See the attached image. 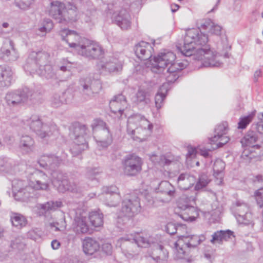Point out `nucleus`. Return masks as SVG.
Segmentation results:
<instances>
[{"label":"nucleus","instance_id":"f257e3e1","mask_svg":"<svg viewBox=\"0 0 263 263\" xmlns=\"http://www.w3.org/2000/svg\"><path fill=\"white\" fill-rule=\"evenodd\" d=\"M198 29H189L184 37V45L178 47L186 57L194 56L195 59L201 61L204 67H219L222 63L217 53L211 50L207 45L208 37L199 34Z\"/></svg>","mask_w":263,"mask_h":263},{"label":"nucleus","instance_id":"f03ea898","mask_svg":"<svg viewBox=\"0 0 263 263\" xmlns=\"http://www.w3.org/2000/svg\"><path fill=\"white\" fill-rule=\"evenodd\" d=\"M99 172L96 168H90L86 174V180H81L78 185L74 182H69L66 175L55 170L52 171L51 175L52 183L60 192L69 191L72 193H82L90 187L96 185L98 183L97 176Z\"/></svg>","mask_w":263,"mask_h":263},{"label":"nucleus","instance_id":"7ed1b4c3","mask_svg":"<svg viewBox=\"0 0 263 263\" xmlns=\"http://www.w3.org/2000/svg\"><path fill=\"white\" fill-rule=\"evenodd\" d=\"M50 54L45 51L31 52L24 65V70L30 73H37L51 81L58 79L57 69L49 64Z\"/></svg>","mask_w":263,"mask_h":263},{"label":"nucleus","instance_id":"20e7f679","mask_svg":"<svg viewBox=\"0 0 263 263\" xmlns=\"http://www.w3.org/2000/svg\"><path fill=\"white\" fill-rule=\"evenodd\" d=\"M175 54L172 51H164L158 54L154 59L152 63L153 70L156 72L163 71L167 68L166 79L168 82H174L178 78L176 72L186 67V65L182 62H175Z\"/></svg>","mask_w":263,"mask_h":263},{"label":"nucleus","instance_id":"39448f33","mask_svg":"<svg viewBox=\"0 0 263 263\" xmlns=\"http://www.w3.org/2000/svg\"><path fill=\"white\" fill-rule=\"evenodd\" d=\"M153 125L144 117L135 114L129 117L127 132L135 141H143L152 133Z\"/></svg>","mask_w":263,"mask_h":263},{"label":"nucleus","instance_id":"423d86ee","mask_svg":"<svg viewBox=\"0 0 263 263\" xmlns=\"http://www.w3.org/2000/svg\"><path fill=\"white\" fill-rule=\"evenodd\" d=\"M49 14L57 22L63 24L75 22L78 18V9L74 5L69 3L65 5L58 1L50 3Z\"/></svg>","mask_w":263,"mask_h":263},{"label":"nucleus","instance_id":"0eeeda50","mask_svg":"<svg viewBox=\"0 0 263 263\" xmlns=\"http://www.w3.org/2000/svg\"><path fill=\"white\" fill-rule=\"evenodd\" d=\"M205 239L204 234L180 236L175 243L174 258L176 259L184 258L188 253V249L197 247Z\"/></svg>","mask_w":263,"mask_h":263},{"label":"nucleus","instance_id":"6e6552de","mask_svg":"<svg viewBox=\"0 0 263 263\" xmlns=\"http://www.w3.org/2000/svg\"><path fill=\"white\" fill-rule=\"evenodd\" d=\"M25 173L28 178L29 187L32 189L33 198L35 196V191L48 189L49 179L45 173L30 166L27 167Z\"/></svg>","mask_w":263,"mask_h":263},{"label":"nucleus","instance_id":"1a4fd4ad","mask_svg":"<svg viewBox=\"0 0 263 263\" xmlns=\"http://www.w3.org/2000/svg\"><path fill=\"white\" fill-rule=\"evenodd\" d=\"M93 138L99 148L107 147L112 141V135L106 123L103 121L95 120L91 124Z\"/></svg>","mask_w":263,"mask_h":263},{"label":"nucleus","instance_id":"9d476101","mask_svg":"<svg viewBox=\"0 0 263 263\" xmlns=\"http://www.w3.org/2000/svg\"><path fill=\"white\" fill-rule=\"evenodd\" d=\"M195 198L186 195L182 196L177 202V207L181 210L180 217L185 221H194L199 216V210L195 207Z\"/></svg>","mask_w":263,"mask_h":263},{"label":"nucleus","instance_id":"9b49d317","mask_svg":"<svg viewBox=\"0 0 263 263\" xmlns=\"http://www.w3.org/2000/svg\"><path fill=\"white\" fill-rule=\"evenodd\" d=\"M22 122L25 127H28L42 139L48 137L51 134V127L46 124H43L41 118L37 114L27 117Z\"/></svg>","mask_w":263,"mask_h":263},{"label":"nucleus","instance_id":"f8f14e48","mask_svg":"<svg viewBox=\"0 0 263 263\" xmlns=\"http://www.w3.org/2000/svg\"><path fill=\"white\" fill-rule=\"evenodd\" d=\"M33 91L27 87L7 92L5 100L9 106L14 107L28 103L33 99Z\"/></svg>","mask_w":263,"mask_h":263},{"label":"nucleus","instance_id":"ddd939ff","mask_svg":"<svg viewBox=\"0 0 263 263\" xmlns=\"http://www.w3.org/2000/svg\"><path fill=\"white\" fill-rule=\"evenodd\" d=\"M87 128L85 125H78L74 127L71 137L74 138L73 144L70 151L73 156H77L86 149L88 144L84 136L87 134Z\"/></svg>","mask_w":263,"mask_h":263},{"label":"nucleus","instance_id":"4468645a","mask_svg":"<svg viewBox=\"0 0 263 263\" xmlns=\"http://www.w3.org/2000/svg\"><path fill=\"white\" fill-rule=\"evenodd\" d=\"M142 159L134 154L125 156L122 160L124 174L127 176H135L142 171Z\"/></svg>","mask_w":263,"mask_h":263},{"label":"nucleus","instance_id":"2eb2a0df","mask_svg":"<svg viewBox=\"0 0 263 263\" xmlns=\"http://www.w3.org/2000/svg\"><path fill=\"white\" fill-rule=\"evenodd\" d=\"M102 86L100 81L90 77L81 78L80 80V89L83 97L91 99L101 90Z\"/></svg>","mask_w":263,"mask_h":263},{"label":"nucleus","instance_id":"dca6fc26","mask_svg":"<svg viewBox=\"0 0 263 263\" xmlns=\"http://www.w3.org/2000/svg\"><path fill=\"white\" fill-rule=\"evenodd\" d=\"M140 211V198L136 195L132 194L123 199L119 216L129 218L137 214Z\"/></svg>","mask_w":263,"mask_h":263},{"label":"nucleus","instance_id":"f3484780","mask_svg":"<svg viewBox=\"0 0 263 263\" xmlns=\"http://www.w3.org/2000/svg\"><path fill=\"white\" fill-rule=\"evenodd\" d=\"M78 53L89 59H99L104 57V51L98 43L86 39Z\"/></svg>","mask_w":263,"mask_h":263},{"label":"nucleus","instance_id":"a211bd4d","mask_svg":"<svg viewBox=\"0 0 263 263\" xmlns=\"http://www.w3.org/2000/svg\"><path fill=\"white\" fill-rule=\"evenodd\" d=\"M13 195L17 200L27 201L29 198H33L32 189L29 187V182L15 179L12 182Z\"/></svg>","mask_w":263,"mask_h":263},{"label":"nucleus","instance_id":"6ab92c4d","mask_svg":"<svg viewBox=\"0 0 263 263\" xmlns=\"http://www.w3.org/2000/svg\"><path fill=\"white\" fill-rule=\"evenodd\" d=\"M104 204L109 207H116L120 203L121 197L118 188L115 185L103 186L102 193L98 196Z\"/></svg>","mask_w":263,"mask_h":263},{"label":"nucleus","instance_id":"aec40b11","mask_svg":"<svg viewBox=\"0 0 263 263\" xmlns=\"http://www.w3.org/2000/svg\"><path fill=\"white\" fill-rule=\"evenodd\" d=\"M97 68L100 73L106 74L118 72L122 69V62L114 57H106L97 64Z\"/></svg>","mask_w":263,"mask_h":263},{"label":"nucleus","instance_id":"412c9836","mask_svg":"<svg viewBox=\"0 0 263 263\" xmlns=\"http://www.w3.org/2000/svg\"><path fill=\"white\" fill-rule=\"evenodd\" d=\"M19 57L14 42L10 39L6 40L0 49V58L5 62H12L17 60Z\"/></svg>","mask_w":263,"mask_h":263},{"label":"nucleus","instance_id":"4be33fe9","mask_svg":"<svg viewBox=\"0 0 263 263\" xmlns=\"http://www.w3.org/2000/svg\"><path fill=\"white\" fill-rule=\"evenodd\" d=\"M61 36L71 48H74L79 53L85 38H82L76 31L64 29L61 31Z\"/></svg>","mask_w":263,"mask_h":263},{"label":"nucleus","instance_id":"5701e85b","mask_svg":"<svg viewBox=\"0 0 263 263\" xmlns=\"http://www.w3.org/2000/svg\"><path fill=\"white\" fill-rule=\"evenodd\" d=\"M116 245L121 249L122 252L127 258H132L136 254V244L130 234L120 238L117 241Z\"/></svg>","mask_w":263,"mask_h":263},{"label":"nucleus","instance_id":"b1692460","mask_svg":"<svg viewBox=\"0 0 263 263\" xmlns=\"http://www.w3.org/2000/svg\"><path fill=\"white\" fill-rule=\"evenodd\" d=\"M148 257L156 263H167L168 252L164 247L157 241L152 247V250L148 253Z\"/></svg>","mask_w":263,"mask_h":263},{"label":"nucleus","instance_id":"393cba45","mask_svg":"<svg viewBox=\"0 0 263 263\" xmlns=\"http://www.w3.org/2000/svg\"><path fill=\"white\" fill-rule=\"evenodd\" d=\"M15 72L8 66H0V89L9 87L14 81Z\"/></svg>","mask_w":263,"mask_h":263},{"label":"nucleus","instance_id":"a878e982","mask_svg":"<svg viewBox=\"0 0 263 263\" xmlns=\"http://www.w3.org/2000/svg\"><path fill=\"white\" fill-rule=\"evenodd\" d=\"M134 51L139 59L147 60L152 57L154 49L149 43L141 41L135 45Z\"/></svg>","mask_w":263,"mask_h":263},{"label":"nucleus","instance_id":"bb28decb","mask_svg":"<svg viewBox=\"0 0 263 263\" xmlns=\"http://www.w3.org/2000/svg\"><path fill=\"white\" fill-rule=\"evenodd\" d=\"M130 236L136 245L143 248L152 247L157 241L155 238L145 233L130 234Z\"/></svg>","mask_w":263,"mask_h":263},{"label":"nucleus","instance_id":"cd10ccee","mask_svg":"<svg viewBox=\"0 0 263 263\" xmlns=\"http://www.w3.org/2000/svg\"><path fill=\"white\" fill-rule=\"evenodd\" d=\"M109 107L114 114L119 113L121 116L124 109L127 107V102L124 96L119 94L115 96L110 101Z\"/></svg>","mask_w":263,"mask_h":263},{"label":"nucleus","instance_id":"c85d7f7f","mask_svg":"<svg viewBox=\"0 0 263 263\" xmlns=\"http://www.w3.org/2000/svg\"><path fill=\"white\" fill-rule=\"evenodd\" d=\"M113 18L116 24L122 30H127L130 27L131 17L126 10H121L118 14H115Z\"/></svg>","mask_w":263,"mask_h":263},{"label":"nucleus","instance_id":"c756f323","mask_svg":"<svg viewBox=\"0 0 263 263\" xmlns=\"http://www.w3.org/2000/svg\"><path fill=\"white\" fill-rule=\"evenodd\" d=\"M259 140L257 134L251 129L241 139L240 142L243 147L248 146L258 149L260 147V145L258 144Z\"/></svg>","mask_w":263,"mask_h":263},{"label":"nucleus","instance_id":"7c9ffc66","mask_svg":"<svg viewBox=\"0 0 263 263\" xmlns=\"http://www.w3.org/2000/svg\"><path fill=\"white\" fill-rule=\"evenodd\" d=\"M87 217L81 214L77 215L74 219L73 229L78 234H86L89 231Z\"/></svg>","mask_w":263,"mask_h":263},{"label":"nucleus","instance_id":"2f4dec72","mask_svg":"<svg viewBox=\"0 0 263 263\" xmlns=\"http://www.w3.org/2000/svg\"><path fill=\"white\" fill-rule=\"evenodd\" d=\"M151 91L148 88L140 87L135 96L132 98V101L136 104L140 103L147 104L151 101Z\"/></svg>","mask_w":263,"mask_h":263},{"label":"nucleus","instance_id":"473e14b6","mask_svg":"<svg viewBox=\"0 0 263 263\" xmlns=\"http://www.w3.org/2000/svg\"><path fill=\"white\" fill-rule=\"evenodd\" d=\"M195 181L196 178L194 176L187 173H183L178 177L177 183L180 189L186 190L192 186Z\"/></svg>","mask_w":263,"mask_h":263},{"label":"nucleus","instance_id":"72a5a7b5","mask_svg":"<svg viewBox=\"0 0 263 263\" xmlns=\"http://www.w3.org/2000/svg\"><path fill=\"white\" fill-rule=\"evenodd\" d=\"M34 140L30 136L23 135L20 140L19 146L22 152L29 153L33 151L34 148Z\"/></svg>","mask_w":263,"mask_h":263},{"label":"nucleus","instance_id":"f704fd0d","mask_svg":"<svg viewBox=\"0 0 263 263\" xmlns=\"http://www.w3.org/2000/svg\"><path fill=\"white\" fill-rule=\"evenodd\" d=\"M83 247L86 254L92 255L99 250L100 245L95 239L88 237L84 240Z\"/></svg>","mask_w":263,"mask_h":263},{"label":"nucleus","instance_id":"c9c22d12","mask_svg":"<svg viewBox=\"0 0 263 263\" xmlns=\"http://www.w3.org/2000/svg\"><path fill=\"white\" fill-rule=\"evenodd\" d=\"M225 167L224 162L220 159L216 160L213 165V175L215 178L216 183L220 185L222 184L223 178V172Z\"/></svg>","mask_w":263,"mask_h":263},{"label":"nucleus","instance_id":"e433bc0d","mask_svg":"<svg viewBox=\"0 0 263 263\" xmlns=\"http://www.w3.org/2000/svg\"><path fill=\"white\" fill-rule=\"evenodd\" d=\"M53 27L52 21L50 18H44L39 22L36 30V34L40 36H44Z\"/></svg>","mask_w":263,"mask_h":263},{"label":"nucleus","instance_id":"4c0bfd02","mask_svg":"<svg viewBox=\"0 0 263 263\" xmlns=\"http://www.w3.org/2000/svg\"><path fill=\"white\" fill-rule=\"evenodd\" d=\"M168 90V84L164 83L159 88L158 92L155 96V105L157 109H160L164 104V101Z\"/></svg>","mask_w":263,"mask_h":263},{"label":"nucleus","instance_id":"58836bf2","mask_svg":"<svg viewBox=\"0 0 263 263\" xmlns=\"http://www.w3.org/2000/svg\"><path fill=\"white\" fill-rule=\"evenodd\" d=\"M155 191L157 193H161L170 197H174L175 194V187L167 181H161Z\"/></svg>","mask_w":263,"mask_h":263},{"label":"nucleus","instance_id":"ea45409f","mask_svg":"<svg viewBox=\"0 0 263 263\" xmlns=\"http://www.w3.org/2000/svg\"><path fill=\"white\" fill-rule=\"evenodd\" d=\"M10 220L12 226L17 229H21L25 227L27 223L26 218L22 214L17 213H11Z\"/></svg>","mask_w":263,"mask_h":263},{"label":"nucleus","instance_id":"a19ab883","mask_svg":"<svg viewBox=\"0 0 263 263\" xmlns=\"http://www.w3.org/2000/svg\"><path fill=\"white\" fill-rule=\"evenodd\" d=\"M228 126V124L227 122H224L217 125L215 128L214 135L209 139L210 141L214 143L217 142L220 137L227 134Z\"/></svg>","mask_w":263,"mask_h":263},{"label":"nucleus","instance_id":"79ce46f5","mask_svg":"<svg viewBox=\"0 0 263 263\" xmlns=\"http://www.w3.org/2000/svg\"><path fill=\"white\" fill-rule=\"evenodd\" d=\"M232 234L233 232L230 230L217 231L212 235L211 242L213 243H220L223 240H227Z\"/></svg>","mask_w":263,"mask_h":263},{"label":"nucleus","instance_id":"37998d69","mask_svg":"<svg viewBox=\"0 0 263 263\" xmlns=\"http://www.w3.org/2000/svg\"><path fill=\"white\" fill-rule=\"evenodd\" d=\"M150 159L155 164H158L161 166L170 165L173 160V158L170 156H157L156 155H153Z\"/></svg>","mask_w":263,"mask_h":263},{"label":"nucleus","instance_id":"c03bdc74","mask_svg":"<svg viewBox=\"0 0 263 263\" xmlns=\"http://www.w3.org/2000/svg\"><path fill=\"white\" fill-rule=\"evenodd\" d=\"M89 219L91 225L95 227H100L103 224V215L99 211L90 212Z\"/></svg>","mask_w":263,"mask_h":263},{"label":"nucleus","instance_id":"a18cd8bd","mask_svg":"<svg viewBox=\"0 0 263 263\" xmlns=\"http://www.w3.org/2000/svg\"><path fill=\"white\" fill-rule=\"evenodd\" d=\"M62 203L61 201H50L44 204L40 205V209L42 214H45L47 212H51L55 211L58 208L61 207Z\"/></svg>","mask_w":263,"mask_h":263},{"label":"nucleus","instance_id":"49530a36","mask_svg":"<svg viewBox=\"0 0 263 263\" xmlns=\"http://www.w3.org/2000/svg\"><path fill=\"white\" fill-rule=\"evenodd\" d=\"M232 210L234 212L235 217H236L239 214H243L249 212V206L247 203L239 200L233 204Z\"/></svg>","mask_w":263,"mask_h":263},{"label":"nucleus","instance_id":"de8ad7c7","mask_svg":"<svg viewBox=\"0 0 263 263\" xmlns=\"http://www.w3.org/2000/svg\"><path fill=\"white\" fill-rule=\"evenodd\" d=\"M58 68L63 71H69L72 68L76 67L77 63L69 61L66 58L61 59L57 63Z\"/></svg>","mask_w":263,"mask_h":263},{"label":"nucleus","instance_id":"09e8293b","mask_svg":"<svg viewBox=\"0 0 263 263\" xmlns=\"http://www.w3.org/2000/svg\"><path fill=\"white\" fill-rule=\"evenodd\" d=\"M65 155V154H63L62 156L59 157L50 154L49 164H51V165L49 166L47 170H50L51 171L56 170L65 158L66 156Z\"/></svg>","mask_w":263,"mask_h":263},{"label":"nucleus","instance_id":"8fccbe9b","mask_svg":"<svg viewBox=\"0 0 263 263\" xmlns=\"http://www.w3.org/2000/svg\"><path fill=\"white\" fill-rule=\"evenodd\" d=\"M66 93L54 94L51 99V104L54 107H58L63 104L67 103V101L65 98Z\"/></svg>","mask_w":263,"mask_h":263},{"label":"nucleus","instance_id":"3c124183","mask_svg":"<svg viewBox=\"0 0 263 263\" xmlns=\"http://www.w3.org/2000/svg\"><path fill=\"white\" fill-rule=\"evenodd\" d=\"M197 25L198 28L197 29L200 31L199 34H204L208 37L206 34L201 32V30H208L209 32L211 26L213 25V22L210 19L199 20L197 22ZM192 29H195L193 28Z\"/></svg>","mask_w":263,"mask_h":263},{"label":"nucleus","instance_id":"603ef678","mask_svg":"<svg viewBox=\"0 0 263 263\" xmlns=\"http://www.w3.org/2000/svg\"><path fill=\"white\" fill-rule=\"evenodd\" d=\"M13 167L12 160L6 157H0V171L9 173Z\"/></svg>","mask_w":263,"mask_h":263},{"label":"nucleus","instance_id":"864d4df0","mask_svg":"<svg viewBox=\"0 0 263 263\" xmlns=\"http://www.w3.org/2000/svg\"><path fill=\"white\" fill-rule=\"evenodd\" d=\"M210 179L205 173L201 174L195 186L196 190H199L205 187L210 182Z\"/></svg>","mask_w":263,"mask_h":263},{"label":"nucleus","instance_id":"5fc2aeb1","mask_svg":"<svg viewBox=\"0 0 263 263\" xmlns=\"http://www.w3.org/2000/svg\"><path fill=\"white\" fill-rule=\"evenodd\" d=\"M255 111L252 112L246 116L241 117L238 122V128L239 129H245L251 123L255 116Z\"/></svg>","mask_w":263,"mask_h":263},{"label":"nucleus","instance_id":"6e6d98bb","mask_svg":"<svg viewBox=\"0 0 263 263\" xmlns=\"http://www.w3.org/2000/svg\"><path fill=\"white\" fill-rule=\"evenodd\" d=\"M236 218L239 223L244 225L252 224L253 221L252 215L250 212H247L243 214H239Z\"/></svg>","mask_w":263,"mask_h":263},{"label":"nucleus","instance_id":"4d7b16f0","mask_svg":"<svg viewBox=\"0 0 263 263\" xmlns=\"http://www.w3.org/2000/svg\"><path fill=\"white\" fill-rule=\"evenodd\" d=\"M23 238L18 236L15 237L11 241L10 246L13 249L22 250L25 247V244L23 241Z\"/></svg>","mask_w":263,"mask_h":263},{"label":"nucleus","instance_id":"13d9d810","mask_svg":"<svg viewBox=\"0 0 263 263\" xmlns=\"http://www.w3.org/2000/svg\"><path fill=\"white\" fill-rule=\"evenodd\" d=\"M33 2V0H14L15 6L23 10L28 9Z\"/></svg>","mask_w":263,"mask_h":263},{"label":"nucleus","instance_id":"bf43d9fd","mask_svg":"<svg viewBox=\"0 0 263 263\" xmlns=\"http://www.w3.org/2000/svg\"><path fill=\"white\" fill-rule=\"evenodd\" d=\"M49 160L50 154H43L40 156L37 162L41 167L47 170L49 166L51 165V164H49Z\"/></svg>","mask_w":263,"mask_h":263},{"label":"nucleus","instance_id":"052dcab7","mask_svg":"<svg viewBox=\"0 0 263 263\" xmlns=\"http://www.w3.org/2000/svg\"><path fill=\"white\" fill-rule=\"evenodd\" d=\"M229 140L230 138L228 137L223 135L218 139L217 142L214 143L210 141V143L211 144H216V148H218L222 147L223 145L227 143Z\"/></svg>","mask_w":263,"mask_h":263},{"label":"nucleus","instance_id":"680f3d73","mask_svg":"<svg viewBox=\"0 0 263 263\" xmlns=\"http://www.w3.org/2000/svg\"><path fill=\"white\" fill-rule=\"evenodd\" d=\"M96 11H87L84 15V21L87 23L93 21L96 18Z\"/></svg>","mask_w":263,"mask_h":263},{"label":"nucleus","instance_id":"e2e57ef3","mask_svg":"<svg viewBox=\"0 0 263 263\" xmlns=\"http://www.w3.org/2000/svg\"><path fill=\"white\" fill-rule=\"evenodd\" d=\"M221 27L218 25L215 24L213 22V25L211 26L210 30L209 32L211 34H216L219 35L221 34Z\"/></svg>","mask_w":263,"mask_h":263},{"label":"nucleus","instance_id":"0e129e2a","mask_svg":"<svg viewBox=\"0 0 263 263\" xmlns=\"http://www.w3.org/2000/svg\"><path fill=\"white\" fill-rule=\"evenodd\" d=\"M166 231L168 234L171 235L177 233V226L174 223H168L166 226Z\"/></svg>","mask_w":263,"mask_h":263},{"label":"nucleus","instance_id":"69168bd1","mask_svg":"<svg viewBox=\"0 0 263 263\" xmlns=\"http://www.w3.org/2000/svg\"><path fill=\"white\" fill-rule=\"evenodd\" d=\"M251 129H255L258 133L263 134V120H261L256 124H253L251 126Z\"/></svg>","mask_w":263,"mask_h":263},{"label":"nucleus","instance_id":"338daca9","mask_svg":"<svg viewBox=\"0 0 263 263\" xmlns=\"http://www.w3.org/2000/svg\"><path fill=\"white\" fill-rule=\"evenodd\" d=\"M102 250L107 255H110L112 252V246L109 243H105L102 246Z\"/></svg>","mask_w":263,"mask_h":263},{"label":"nucleus","instance_id":"774afa93","mask_svg":"<svg viewBox=\"0 0 263 263\" xmlns=\"http://www.w3.org/2000/svg\"><path fill=\"white\" fill-rule=\"evenodd\" d=\"M210 149H207L204 147L200 148L198 149V153L200 154V155L206 158L209 156Z\"/></svg>","mask_w":263,"mask_h":263}]
</instances>
